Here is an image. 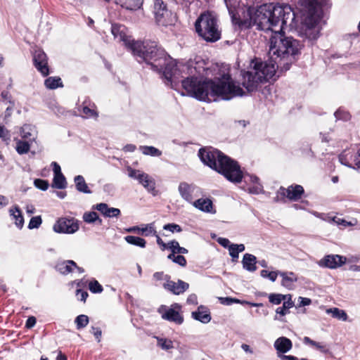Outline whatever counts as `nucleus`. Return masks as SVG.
<instances>
[{
    "label": "nucleus",
    "mask_w": 360,
    "mask_h": 360,
    "mask_svg": "<svg viewBox=\"0 0 360 360\" xmlns=\"http://www.w3.org/2000/svg\"><path fill=\"white\" fill-rule=\"evenodd\" d=\"M301 49L302 44L299 41L285 37L283 30H277L269 41V62L252 60L250 69L242 73L243 86L248 91H253L259 83L271 79L278 69L287 71Z\"/></svg>",
    "instance_id": "f257e3e1"
},
{
    "label": "nucleus",
    "mask_w": 360,
    "mask_h": 360,
    "mask_svg": "<svg viewBox=\"0 0 360 360\" xmlns=\"http://www.w3.org/2000/svg\"><path fill=\"white\" fill-rule=\"evenodd\" d=\"M187 94L199 101H216L218 98L230 100L245 94L243 89L236 84L229 74H223L215 80L188 77L181 81Z\"/></svg>",
    "instance_id": "f03ea898"
},
{
    "label": "nucleus",
    "mask_w": 360,
    "mask_h": 360,
    "mask_svg": "<svg viewBox=\"0 0 360 360\" xmlns=\"http://www.w3.org/2000/svg\"><path fill=\"white\" fill-rule=\"evenodd\" d=\"M198 155L205 165L223 174L229 181L240 183L244 179L245 183L250 186L248 190L250 193L259 194L262 191V186L258 177L250 174L243 175L237 162L219 150L211 148H201Z\"/></svg>",
    "instance_id": "7ed1b4c3"
},
{
    "label": "nucleus",
    "mask_w": 360,
    "mask_h": 360,
    "mask_svg": "<svg viewBox=\"0 0 360 360\" xmlns=\"http://www.w3.org/2000/svg\"><path fill=\"white\" fill-rule=\"evenodd\" d=\"M250 25H256L259 30L282 31L285 27H293L295 14L288 4L274 5L265 4L256 10L249 9Z\"/></svg>",
    "instance_id": "20e7f679"
},
{
    "label": "nucleus",
    "mask_w": 360,
    "mask_h": 360,
    "mask_svg": "<svg viewBox=\"0 0 360 360\" xmlns=\"http://www.w3.org/2000/svg\"><path fill=\"white\" fill-rule=\"evenodd\" d=\"M131 51L139 63L145 62L153 70L162 72L164 77L172 86L179 82L178 70L174 61L155 42H133Z\"/></svg>",
    "instance_id": "39448f33"
},
{
    "label": "nucleus",
    "mask_w": 360,
    "mask_h": 360,
    "mask_svg": "<svg viewBox=\"0 0 360 360\" xmlns=\"http://www.w3.org/2000/svg\"><path fill=\"white\" fill-rule=\"evenodd\" d=\"M302 34L309 40L316 39L320 29L318 24L321 20V10L316 0H303Z\"/></svg>",
    "instance_id": "423d86ee"
},
{
    "label": "nucleus",
    "mask_w": 360,
    "mask_h": 360,
    "mask_svg": "<svg viewBox=\"0 0 360 360\" xmlns=\"http://www.w3.org/2000/svg\"><path fill=\"white\" fill-rule=\"evenodd\" d=\"M196 32L204 40L215 42L221 38V30L214 15L210 12L202 13L195 23Z\"/></svg>",
    "instance_id": "0eeeda50"
},
{
    "label": "nucleus",
    "mask_w": 360,
    "mask_h": 360,
    "mask_svg": "<svg viewBox=\"0 0 360 360\" xmlns=\"http://www.w3.org/2000/svg\"><path fill=\"white\" fill-rule=\"evenodd\" d=\"M153 13L155 22L160 26L173 25L176 20L175 15L167 8L163 0H153Z\"/></svg>",
    "instance_id": "6e6552de"
},
{
    "label": "nucleus",
    "mask_w": 360,
    "mask_h": 360,
    "mask_svg": "<svg viewBox=\"0 0 360 360\" xmlns=\"http://www.w3.org/2000/svg\"><path fill=\"white\" fill-rule=\"evenodd\" d=\"M158 311L165 320L174 322L178 325L184 322V316L181 314V306L179 304L174 303L170 307L161 305L158 308Z\"/></svg>",
    "instance_id": "1a4fd4ad"
},
{
    "label": "nucleus",
    "mask_w": 360,
    "mask_h": 360,
    "mask_svg": "<svg viewBox=\"0 0 360 360\" xmlns=\"http://www.w3.org/2000/svg\"><path fill=\"white\" fill-rule=\"evenodd\" d=\"M79 229V221L74 217H60L53 226V231L57 233L73 234Z\"/></svg>",
    "instance_id": "9d476101"
},
{
    "label": "nucleus",
    "mask_w": 360,
    "mask_h": 360,
    "mask_svg": "<svg viewBox=\"0 0 360 360\" xmlns=\"http://www.w3.org/2000/svg\"><path fill=\"white\" fill-rule=\"evenodd\" d=\"M127 170L129 177L138 180L139 184H141L149 193H152L153 195L157 194V191L155 190V181L153 177L150 176L146 173H144L140 170L132 169L131 167H129Z\"/></svg>",
    "instance_id": "9b49d317"
},
{
    "label": "nucleus",
    "mask_w": 360,
    "mask_h": 360,
    "mask_svg": "<svg viewBox=\"0 0 360 360\" xmlns=\"http://www.w3.org/2000/svg\"><path fill=\"white\" fill-rule=\"evenodd\" d=\"M304 193V188L300 185H292L288 186L287 188L281 187L277 192L278 200L287 198L291 201H297L302 198Z\"/></svg>",
    "instance_id": "f8f14e48"
},
{
    "label": "nucleus",
    "mask_w": 360,
    "mask_h": 360,
    "mask_svg": "<svg viewBox=\"0 0 360 360\" xmlns=\"http://www.w3.org/2000/svg\"><path fill=\"white\" fill-rule=\"evenodd\" d=\"M181 197L186 201L192 203L195 198L201 194L200 188L193 184L181 182L178 188Z\"/></svg>",
    "instance_id": "ddd939ff"
},
{
    "label": "nucleus",
    "mask_w": 360,
    "mask_h": 360,
    "mask_svg": "<svg viewBox=\"0 0 360 360\" xmlns=\"http://www.w3.org/2000/svg\"><path fill=\"white\" fill-rule=\"evenodd\" d=\"M347 260V258L342 255H328L320 259L317 264L321 267L334 269L345 264Z\"/></svg>",
    "instance_id": "4468645a"
},
{
    "label": "nucleus",
    "mask_w": 360,
    "mask_h": 360,
    "mask_svg": "<svg viewBox=\"0 0 360 360\" xmlns=\"http://www.w3.org/2000/svg\"><path fill=\"white\" fill-rule=\"evenodd\" d=\"M111 32L114 38L119 41H122L128 48L131 50V44L136 42L128 35V30L122 25L113 24L111 27Z\"/></svg>",
    "instance_id": "2eb2a0df"
},
{
    "label": "nucleus",
    "mask_w": 360,
    "mask_h": 360,
    "mask_svg": "<svg viewBox=\"0 0 360 360\" xmlns=\"http://www.w3.org/2000/svg\"><path fill=\"white\" fill-rule=\"evenodd\" d=\"M33 60L35 68L43 76H47L49 74L47 57L43 51L36 50L33 56Z\"/></svg>",
    "instance_id": "dca6fc26"
},
{
    "label": "nucleus",
    "mask_w": 360,
    "mask_h": 360,
    "mask_svg": "<svg viewBox=\"0 0 360 360\" xmlns=\"http://www.w3.org/2000/svg\"><path fill=\"white\" fill-rule=\"evenodd\" d=\"M163 287L165 289L170 291L173 294L180 295L184 292L189 287L188 283L179 280L176 283L174 281L167 280V282H165L163 283Z\"/></svg>",
    "instance_id": "f3484780"
},
{
    "label": "nucleus",
    "mask_w": 360,
    "mask_h": 360,
    "mask_svg": "<svg viewBox=\"0 0 360 360\" xmlns=\"http://www.w3.org/2000/svg\"><path fill=\"white\" fill-rule=\"evenodd\" d=\"M129 233H136L141 234L143 236H150L151 235H155V223H150L146 224H142L141 226H134L130 227L126 230Z\"/></svg>",
    "instance_id": "a211bd4d"
},
{
    "label": "nucleus",
    "mask_w": 360,
    "mask_h": 360,
    "mask_svg": "<svg viewBox=\"0 0 360 360\" xmlns=\"http://www.w3.org/2000/svg\"><path fill=\"white\" fill-rule=\"evenodd\" d=\"M339 160L341 164L347 166L349 167H353L351 164V161L356 167L360 168V149L358 150L355 155H352L349 152L345 151L339 156Z\"/></svg>",
    "instance_id": "6ab92c4d"
},
{
    "label": "nucleus",
    "mask_w": 360,
    "mask_h": 360,
    "mask_svg": "<svg viewBox=\"0 0 360 360\" xmlns=\"http://www.w3.org/2000/svg\"><path fill=\"white\" fill-rule=\"evenodd\" d=\"M279 276L281 277V285L288 290H292L295 283L297 281V275L292 271H281Z\"/></svg>",
    "instance_id": "aec40b11"
},
{
    "label": "nucleus",
    "mask_w": 360,
    "mask_h": 360,
    "mask_svg": "<svg viewBox=\"0 0 360 360\" xmlns=\"http://www.w3.org/2000/svg\"><path fill=\"white\" fill-rule=\"evenodd\" d=\"M191 317L202 323H208L212 319L209 309L202 305L198 307L196 311L191 313Z\"/></svg>",
    "instance_id": "412c9836"
},
{
    "label": "nucleus",
    "mask_w": 360,
    "mask_h": 360,
    "mask_svg": "<svg viewBox=\"0 0 360 360\" xmlns=\"http://www.w3.org/2000/svg\"><path fill=\"white\" fill-rule=\"evenodd\" d=\"M192 204L195 208L204 212L215 213L216 212L214 210L212 201L209 198H199Z\"/></svg>",
    "instance_id": "4be33fe9"
},
{
    "label": "nucleus",
    "mask_w": 360,
    "mask_h": 360,
    "mask_svg": "<svg viewBox=\"0 0 360 360\" xmlns=\"http://www.w3.org/2000/svg\"><path fill=\"white\" fill-rule=\"evenodd\" d=\"M292 347V342L290 339L285 337L278 338L274 342V347L278 352L284 354L291 349Z\"/></svg>",
    "instance_id": "5701e85b"
},
{
    "label": "nucleus",
    "mask_w": 360,
    "mask_h": 360,
    "mask_svg": "<svg viewBox=\"0 0 360 360\" xmlns=\"http://www.w3.org/2000/svg\"><path fill=\"white\" fill-rule=\"evenodd\" d=\"M257 258L251 254L246 253L244 255L242 264L243 267L248 271H255L257 269L256 266Z\"/></svg>",
    "instance_id": "b1692460"
},
{
    "label": "nucleus",
    "mask_w": 360,
    "mask_h": 360,
    "mask_svg": "<svg viewBox=\"0 0 360 360\" xmlns=\"http://www.w3.org/2000/svg\"><path fill=\"white\" fill-rule=\"evenodd\" d=\"M74 267H77L76 263L72 260H65L58 262L56 266V269L62 274H68L72 272Z\"/></svg>",
    "instance_id": "393cba45"
},
{
    "label": "nucleus",
    "mask_w": 360,
    "mask_h": 360,
    "mask_svg": "<svg viewBox=\"0 0 360 360\" xmlns=\"http://www.w3.org/2000/svg\"><path fill=\"white\" fill-rule=\"evenodd\" d=\"M292 308V303L289 302H283L281 307H278L276 309V315L274 319L281 321H285L283 318L285 315L290 313L289 309Z\"/></svg>",
    "instance_id": "a878e982"
},
{
    "label": "nucleus",
    "mask_w": 360,
    "mask_h": 360,
    "mask_svg": "<svg viewBox=\"0 0 360 360\" xmlns=\"http://www.w3.org/2000/svg\"><path fill=\"white\" fill-rule=\"evenodd\" d=\"M36 134V129L31 124H24L20 128V136L22 139L29 141L34 140Z\"/></svg>",
    "instance_id": "bb28decb"
},
{
    "label": "nucleus",
    "mask_w": 360,
    "mask_h": 360,
    "mask_svg": "<svg viewBox=\"0 0 360 360\" xmlns=\"http://www.w3.org/2000/svg\"><path fill=\"white\" fill-rule=\"evenodd\" d=\"M302 341L304 344L309 345L323 354H327L329 352V349L328 348L327 345L323 342H316L310 339L309 337H304Z\"/></svg>",
    "instance_id": "cd10ccee"
},
{
    "label": "nucleus",
    "mask_w": 360,
    "mask_h": 360,
    "mask_svg": "<svg viewBox=\"0 0 360 360\" xmlns=\"http://www.w3.org/2000/svg\"><path fill=\"white\" fill-rule=\"evenodd\" d=\"M115 2L127 9L136 10L142 6L143 0H115Z\"/></svg>",
    "instance_id": "c85d7f7f"
},
{
    "label": "nucleus",
    "mask_w": 360,
    "mask_h": 360,
    "mask_svg": "<svg viewBox=\"0 0 360 360\" xmlns=\"http://www.w3.org/2000/svg\"><path fill=\"white\" fill-rule=\"evenodd\" d=\"M11 216L15 220V225L21 229L24 224V219L18 207L10 210Z\"/></svg>",
    "instance_id": "c756f323"
},
{
    "label": "nucleus",
    "mask_w": 360,
    "mask_h": 360,
    "mask_svg": "<svg viewBox=\"0 0 360 360\" xmlns=\"http://www.w3.org/2000/svg\"><path fill=\"white\" fill-rule=\"evenodd\" d=\"M75 182L76 188L78 191L84 193H91V191L89 190L84 177L81 175H77L75 177Z\"/></svg>",
    "instance_id": "7c9ffc66"
},
{
    "label": "nucleus",
    "mask_w": 360,
    "mask_h": 360,
    "mask_svg": "<svg viewBox=\"0 0 360 360\" xmlns=\"http://www.w3.org/2000/svg\"><path fill=\"white\" fill-rule=\"evenodd\" d=\"M244 250L245 245L243 244H231V246L229 247V255L233 262L238 259L239 253Z\"/></svg>",
    "instance_id": "2f4dec72"
},
{
    "label": "nucleus",
    "mask_w": 360,
    "mask_h": 360,
    "mask_svg": "<svg viewBox=\"0 0 360 360\" xmlns=\"http://www.w3.org/2000/svg\"><path fill=\"white\" fill-rule=\"evenodd\" d=\"M124 240L127 243L130 245L138 246L142 248H145L146 245V241L145 239L140 237L127 236L124 237Z\"/></svg>",
    "instance_id": "473e14b6"
},
{
    "label": "nucleus",
    "mask_w": 360,
    "mask_h": 360,
    "mask_svg": "<svg viewBox=\"0 0 360 360\" xmlns=\"http://www.w3.org/2000/svg\"><path fill=\"white\" fill-rule=\"evenodd\" d=\"M44 84L47 89H54L63 86L61 79L56 77H50L45 80Z\"/></svg>",
    "instance_id": "72a5a7b5"
},
{
    "label": "nucleus",
    "mask_w": 360,
    "mask_h": 360,
    "mask_svg": "<svg viewBox=\"0 0 360 360\" xmlns=\"http://www.w3.org/2000/svg\"><path fill=\"white\" fill-rule=\"evenodd\" d=\"M326 312L328 314H331L332 316L334 318H336L338 319L342 320V321H347V313L342 310L338 308H331L327 309Z\"/></svg>",
    "instance_id": "f704fd0d"
},
{
    "label": "nucleus",
    "mask_w": 360,
    "mask_h": 360,
    "mask_svg": "<svg viewBox=\"0 0 360 360\" xmlns=\"http://www.w3.org/2000/svg\"><path fill=\"white\" fill-rule=\"evenodd\" d=\"M66 186L67 182L63 174L59 175H54L52 184L53 187L58 189H63L65 188Z\"/></svg>",
    "instance_id": "c9c22d12"
},
{
    "label": "nucleus",
    "mask_w": 360,
    "mask_h": 360,
    "mask_svg": "<svg viewBox=\"0 0 360 360\" xmlns=\"http://www.w3.org/2000/svg\"><path fill=\"white\" fill-rule=\"evenodd\" d=\"M140 150L146 155L159 157L162 155V152L153 146H141Z\"/></svg>",
    "instance_id": "e433bc0d"
},
{
    "label": "nucleus",
    "mask_w": 360,
    "mask_h": 360,
    "mask_svg": "<svg viewBox=\"0 0 360 360\" xmlns=\"http://www.w3.org/2000/svg\"><path fill=\"white\" fill-rule=\"evenodd\" d=\"M83 219L88 224L98 221L99 224H102V220L98 218V215L96 212H85L83 215Z\"/></svg>",
    "instance_id": "4c0bfd02"
},
{
    "label": "nucleus",
    "mask_w": 360,
    "mask_h": 360,
    "mask_svg": "<svg viewBox=\"0 0 360 360\" xmlns=\"http://www.w3.org/2000/svg\"><path fill=\"white\" fill-rule=\"evenodd\" d=\"M30 145L28 141L18 140L16 143V150L19 154H25L28 153Z\"/></svg>",
    "instance_id": "58836bf2"
},
{
    "label": "nucleus",
    "mask_w": 360,
    "mask_h": 360,
    "mask_svg": "<svg viewBox=\"0 0 360 360\" xmlns=\"http://www.w3.org/2000/svg\"><path fill=\"white\" fill-rule=\"evenodd\" d=\"M89 321V317L84 314L77 316L75 320V323L78 330L85 328L88 325Z\"/></svg>",
    "instance_id": "ea45409f"
},
{
    "label": "nucleus",
    "mask_w": 360,
    "mask_h": 360,
    "mask_svg": "<svg viewBox=\"0 0 360 360\" xmlns=\"http://www.w3.org/2000/svg\"><path fill=\"white\" fill-rule=\"evenodd\" d=\"M167 259L183 267L186 266L187 264L186 259L183 255L176 256V255L169 254L167 256Z\"/></svg>",
    "instance_id": "a19ab883"
},
{
    "label": "nucleus",
    "mask_w": 360,
    "mask_h": 360,
    "mask_svg": "<svg viewBox=\"0 0 360 360\" xmlns=\"http://www.w3.org/2000/svg\"><path fill=\"white\" fill-rule=\"evenodd\" d=\"M269 301L273 304H280L282 302H283V300H285V297L283 295L280 293H271L268 296Z\"/></svg>",
    "instance_id": "79ce46f5"
},
{
    "label": "nucleus",
    "mask_w": 360,
    "mask_h": 360,
    "mask_svg": "<svg viewBox=\"0 0 360 360\" xmlns=\"http://www.w3.org/2000/svg\"><path fill=\"white\" fill-rule=\"evenodd\" d=\"M279 271H268L267 270H262L260 275L263 278L269 279L271 281H276L277 276H279Z\"/></svg>",
    "instance_id": "37998d69"
},
{
    "label": "nucleus",
    "mask_w": 360,
    "mask_h": 360,
    "mask_svg": "<svg viewBox=\"0 0 360 360\" xmlns=\"http://www.w3.org/2000/svg\"><path fill=\"white\" fill-rule=\"evenodd\" d=\"M333 221L337 225L342 226L344 227L349 226H354L356 224V220H354V221H347L345 220L344 219H342L338 217H333Z\"/></svg>",
    "instance_id": "c03bdc74"
},
{
    "label": "nucleus",
    "mask_w": 360,
    "mask_h": 360,
    "mask_svg": "<svg viewBox=\"0 0 360 360\" xmlns=\"http://www.w3.org/2000/svg\"><path fill=\"white\" fill-rule=\"evenodd\" d=\"M89 288L94 293H100L103 291L102 285L96 281H91L89 284Z\"/></svg>",
    "instance_id": "a18cd8bd"
},
{
    "label": "nucleus",
    "mask_w": 360,
    "mask_h": 360,
    "mask_svg": "<svg viewBox=\"0 0 360 360\" xmlns=\"http://www.w3.org/2000/svg\"><path fill=\"white\" fill-rule=\"evenodd\" d=\"M167 249H168L171 251L170 254H174V255L176 254H178V252H179V250L180 248V245H179V243L178 241H176L175 240H171V241L167 243Z\"/></svg>",
    "instance_id": "49530a36"
},
{
    "label": "nucleus",
    "mask_w": 360,
    "mask_h": 360,
    "mask_svg": "<svg viewBox=\"0 0 360 360\" xmlns=\"http://www.w3.org/2000/svg\"><path fill=\"white\" fill-rule=\"evenodd\" d=\"M42 220L40 216L32 217L28 224L30 229H37L41 224Z\"/></svg>",
    "instance_id": "de8ad7c7"
},
{
    "label": "nucleus",
    "mask_w": 360,
    "mask_h": 360,
    "mask_svg": "<svg viewBox=\"0 0 360 360\" xmlns=\"http://www.w3.org/2000/svg\"><path fill=\"white\" fill-rule=\"evenodd\" d=\"M158 344L163 349L167 350L173 348V342L169 340L162 338L158 339Z\"/></svg>",
    "instance_id": "09e8293b"
},
{
    "label": "nucleus",
    "mask_w": 360,
    "mask_h": 360,
    "mask_svg": "<svg viewBox=\"0 0 360 360\" xmlns=\"http://www.w3.org/2000/svg\"><path fill=\"white\" fill-rule=\"evenodd\" d=\"M34 186L41 190V191H46L49 188V183L46 180L37 179H35L34 181Z\"/></svg>",
    "instance_id": "8fccbe9b"
},
{
    "label": "nucleus",
    "mask_w": 360,
    "mask_h": 360,
    "mask_svg": "<svg viewBox=\"0 0 360 360\" xmlns=\"http://www.w3.org/2000/svg\"><path fill=\"white\" fill-rule=\"evenodd\" d=\"M163 229L166 231H169L172 233H179L182 231L181 226L176 224H167L164 225Z\"/></svg>",
    "instance_id": "3c124183"
},
{
    "label": "nucleus",
    "mask_w": 360,
    "mask_h": 360,
    "mask_svg": "<svg viewBox=\"0 0 360 360\" xmlns=\"http://www.w3.org/2000/svg\"><path fill=\"white\" fill-rule=\"evenodd\" d=\"M82 112L84 114V117L86 118L98 117L97 112L95 110L91 109L87 106L83 107Z\"/></svg>",
    "instance_id": "603ef678"
},
{
    "label": "nucleus",
    "mask_w": 360,
    "mask_h": 360,
    "mask_svg": "<svg viewBox=\"0 0 360 360\" xmlns=\"http://www.w3.org/2000/svg\"><path fill=\"white\" fill-rule=\"evenodd\" d=\"M334 115L337 120H348L350 117L349 114L342 110H338Z\"/></svg>",
    "instance_id": "864d4df0"
},
{
    "label": "nucleus",
    "mask_w": 360,
    "mask_h": 360,
    "mask_svg": "<svg viewBox=\"0 0 360 360\" xmlns=\"http://www.w3.org/2000/svg\"><path fill=\"white\" fill-rule=\"evenodd\" d=\"M120 214V210L117 208L109 207L108 208L107 217H117Z\"/></svg>",
    "instance_id": "5fc2aeb1"
},
{
    "label": "nucleus",
    "mask_w": 360,
    "mask_h": 360,
    "mask_svg": "<svg viewBox=\"0 0 360 360\" xmlns=\"http://www.w3.org/2000/svg\"><path fill=\"white\" fill-rule=\"evenodd\" d=\"M153 278L155 281H165V282H167V280H169L170 276L165 274L163 272H155L153 274Z\"/></svg>",
    "instance_id": "6e6d98bb"
},
{
    "label": "nucleus",
    "mask_w": 360,
    "mask_h": 360,
    "mask_svg": "<svg viewBox=\"0 0 360 360\" xmlns=\"http://www.w3.org/2000/svg\"><path fill=\"white\" fill-rule=\"evenodd\" d=\"M94 208L101 212L105 217L108 206L106 203L101 202L96 205Z\"/></svg>",
    "instance_id": "4d7b16f0"
},
{
    "label": "nucleus",
    "mask_w": 360,
    "mask_h": 360,
    "mask_svg": "<svg viewBox=\"0 0 360 360\" xmlns=\"http://www.w3.org/2000/svg\"><path fill=\"white\" fill-rule=\"evenodd\" d=\"M156 238V242L157 244L160 248L161 250L164 251L167 250V243H164V241L162 240V238L160 237V236L157 233V231H155V235H153Z\"/></svg>",
    "instance_id": "13d9d810"
},
{
    "label": "nucleus",
    "mask_w": 360,
    "mask_h": 360,
    "mask_svg": "<svg viewBox=\"0 0 360 360\" xmlns=\"http://www.w3.org/2000/svg\"><path fill=\"white\" fill-rule=\"evenodd\" d=\"M0 138L3 140H8L10 139L8 131L2 126H0Z\"/></svg>",
    "instance_id": "bf43d9fd"
},
{
    "label": "nucleus",
    "mask_w": 360,
    "mask_h": 360,
    "mask_svg": "<svg viewBox=\"0 0 360 360\" xmlns=\"http://www.w3.org/2000/svg\"><path fill=\"white\" fill-rule=\"evenodd\" d=\"M299 301H300V302L298 304V307H301L303 306H307L311 303V300L309 298H307V297H300Z\"/></svg>",
    "instance_id": "052dcab7"
},
{
    "label": "nucleus",
    "mask_w": 360,
    "mask_h": 360,
    "mask_svg": "<svg viewBox=\"0 0 360 360\" xmlns=\"http://www.w3.org/2000/svg\"><path fill=\"white\" fill-rule=\"evenodd\" d=\"M77 296L79 300H80L81 301L85 302L88 297V293L86 291H83L82 290H77Z\"/></svg>",
    "instance_id": "680f3d73"
},
{
    "label": "nucleus",
    "mask_w": 360,
    "mask_h": 360,
    "mask_svg": "<svg viewBox=\"0 0 360 360\" xmlns=\"http://www.w3.org/2000/svg\"><path fill=\"white\" fill-rule=\"evenodd\" d=\"M217 242L223 247L229 249V247L231 246V243L229 239L225 238H219L217 239Z\"/></svg>",
    "instance_id": "e2e57ef3"
},
{
    "label": "nucleus",
    "mask_w": 360,
    "mask_h": 360,
    "mask_svg": "<svg viewBox=\"0 0 360 360\" xmlns=\"http://www.w3.org/2000/svg\"><path fill=\"white\" fill-rule=\"evenodd\" d=\"M92 333L95 336L98 342L101 341V337L102 335L101 330L98 328L92 327Z\"/></svg>",
    "instance_id": "0e129e2a"
},
{
    "label": "nucleus",
    "mask_w": 360,
    "mask_h": 360,
    "mask_svg": "<svg viewBox=\"0 0 360 360\" xmlns=\"http://www.w3.org/2000/svg\"><path fill=\"white\" fill-rule=\"evenodd\" d=\"M51 166L53 167L54 175L62 174L60 167L57 162H53Z\"/></svg>",
    "instance_id": "69168bd1"
},
{
    "label": "nucleus",
    "mask_w": 360,
    "mask_h": 360,
    "mask_svg": "<svg viewBox=\"0 0 360 360\" xmlns=\"http://www.w3.org/2000/svg\"><path fill=\"white\" fill-rule=\"evenodd\" d=\"M36 324V318L34 316H30L27 319L26 321L25 326L27 328H32Z\"/></svg>",
    "instance_id": "338daca9"
},
{
    "label": "nucleus",
    "mask_w": 360,
    "mask_h": 360,
    "mask_svg": "<svg viewBox=\"0 0 360 360\" xmlns=\"http://www.w3.org/2000/svg\"><path fill=\"white\" fill-rule=\"evenodd\" d=\"M187 303L191 304H198V297L195 294L190 295L187 298Z\"/></svg>",
    "instance_id": "774afa93"
}]
</instances>
